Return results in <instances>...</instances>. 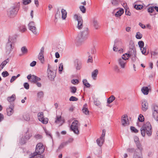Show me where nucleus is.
<instances>
[{"mask_svg":"<svg viewBox=\"0 0 158 158\" xmlns=\"http://www.w3.org/2000/svg\"><path fill=\"white\" fill-rule=\"evenodd\" d=\"M9 59L7 58L6 60L3 61L0 65V66L2 67L1 68H3L4 66L9 62Z\"/></svg>","mask_w":158,"mask_h":158,"instance_id":"35","label":"nucleus"},{"mask_svg":"<svg viewBox=\"0 0 158 158\" xmlns=\"http://www.w3.org/2000/svg\"><path fill=\"white\" fill-rule=\"evenodd\" d=\"M63 70V64L62 63H60L59 65V70L60 72V73H61V72Z\"/></svg>","mask_w":158,"mask_h":158,"instance_id":"57","label":"nucleus"},{"mask_svg":"<svg viewBox=\"0 0 158 158\" xmlns=\"http://www.w3.org/2000/svg\"><path fill=\"white\" fill-rule=\"evenodd\" d=\"M29 29L31 31L32 33L35 35H37L38 32L36 27L30 28Z\"/></svg>","mask_w":158,"mask_h":158,"instance_id":"34","label":"nucleus"},{"mask_svg":"<svg viewBox=\"0 0 158 158\" xmlns=\"http://www.w3.org/2000/svg\"><path fill=\"white\" fill-rule=\"evenodd\" d=\"M72 83L74 84H77L79 83V81L77 79H73L71 81Z\"/></svg>","mask_w":158,"mask_h":158,"instance_id":"61","label":"nucleus"},{"mask_svg":"<svg viewBox=\"0 0 158 158\" xmlns=\"http://www.w3.org/2000/svg\"><path fill=\"white\" fill-rule=\"evenodd\" d=\"M31 157V158H43V156L41 154H38L34 152L32 154Z\"/></svg>","mask_w":158,"mask_h":158,"instance_id":"20","label":"nucleus"},{"mask_svg":"<svg viewBox=\"0 0 158 158\" xmlns=\"http://www.w3.org/2000/svg\"><path fill=\"white\" fill-rule=\"evenodd\" d=\"M87 104H85L83 106L82 109L83 112L86 115H88L89 114V111L88 109L87 108Z\"/></svg>","mask_w":158,"mask_h":158,"instance_id":"23","label":"nucleus"},{"mask_svg":"<svg viewBox=\"0 0 158 158\" xmlns=\"http://www.w3.org/2000/svg\"><path fill=\"white\" fill-rule=\"evenodd\" d=\"M117 61L118 65L121 68L124 69L125 68L127 64V61L123 58L120 59L119 58L118 59Z\"/></svg>","mask_w":158,"mask_h":158,"instance_id":"11","label":"nucleus"},{"mask_svg":"<svg viewBox=\"0 0 158 158\" xmlns=\"http://www.w3.org/2000/svg\"><path fill=\"white\" fill-rule=\"evenodd\" d=\"M138 120L139 122H142L144 121V118L143 116L141 114H140L138 118Z\"/></svg>","mask_w":158,"mask_h":158,"instance_id":"48","label":"nucleus"},{"mask_svg":"<svg viewBox=\"0 0 158 158\" xmlns=\"http://www.w3.org/2000/svg\"><path fill=\"white\" fill-rule=\"evenodd\" d=\"M19 31L21 32H24L27 31V29L25 25H21L19 27Z\"/></svg>","mask_w":158,"mask_h":158,"instance_id":"26","label":"nucleus"},{"mask_svg":"<svg viewBox=\"0 0 158 158\" xmlns=\"http://www.w3.org/2000/svg\"><path fill=\"white\" fill-rule=\"evenodd\" d=\"M19 10V6L17 5L11 7L9 9L8 15L10 18L15 17L17 15Z\"/></svg>","mask_w":158,"mask_h":158,"instance_id":"6","label":"nucleus"},{"mask_svg":"<svg viewBox=\"0 0 158 158\" xmlns=\"http://www.w3.org/2000/svg\"><path fill=\"white\" fill-rule=\"evenodd\" d=\"M122 44V43L120 40H115L114 42V45L113 49L114 51H118V48L117 46L121 45Z\"/></svg>","mask_w":158,"mask_h":158,"instance_id":"13","label":"nucleus"},{"mask_svg":"<svg viewBox=\"0 0 158 158\" xmlns=\"http://www.w3.org/2000/svg\"><path fill=\"white\" fill-rule=\"evenodd\" d=\"M135 37L137 39H141L142 37V35L139 32H137L136 33Z\"/></svg>","mask_w":158,"mask_h":158,"instance_id":"40","label":"nucleus"},{"mask_svg":"<svg viewBox=\"0 0 158 158\" xmlns=\"http://www.w3.org/2000/svg\"><path fill=\"white\" fill-rule=\"evenodd\" d=\"M31 136V135L29 133L28 130L25 134L24 135L23 138L21 139L20 143L21 144H24L26 143L27 141L29 139Z\"/></svg>","mask_w":158,"mask_h":158,"instance_id":"10","label":"nucleus"},{"mask_svg":"<svg viewBox=\"0 0 158 158\" xmlns=\"http://www.w3.org/2000/svg\"><path fill=\"white\" fill-rule=\"evenodd\" d=\"M148 109V103L147 102L143 100L142 103V109L144 111H145Z\"/></svg>","mask_w":158,"mask_h":158,"instance_id":"16","label":"nucleus"},{"mask_svg":"<svg viewBox=\"0 0 158 158\" xmlns=\"http://www.w3.org/2000/svg\"><path fill=\"white\" fill-rule=\"evenodd\" d=\"M114 69L115 71L117 73L120 72V69L117 65H115L114 67Z\"/></svg>","mask_w":158,"mask_h":158,"instance_id":"60","label":"nucleus"},{"mask_svg":"<svg viewBox=\"0 0 158 158\" xmlns=\"http://www.w3.org/2000/svg\"><path fill=\"white\" fill-rule=\"evenodd\" d=\"M98 73V70L97 69L94 70L92 73V77L93 80H95Z\"/></svg>","mask_w":158,"mask_h":158,"instance_id":"22","label":"nucleus"},{"mask_svg":"<svg viewBox=\"0 0 158 158\" xmlns=\"http://www.w3.org/2000/svg\"><path fill=\"white\" fill-rule=\"evenodd\" d=\"M73 18L76 20H82L81 15L79 14H75L74 15Z\"/></svg>","mask_w":158,"mask_h":158,"instance_id":"32","label":"nucleus"},{"mask_svg":"<svg viewBox=\"0 0 158 158\" xmlns=\"http://www.w3.org/2000/svg\"><path fill=\"white\" fill-rule=\"evenodd\" d=\"M37 115L39 120L43 124H47L48 123V118L44 117V114L42 112L38 113Z\"/></svg>","mask_w":158,"mask_h":158,"instance_id":"9","label":"nucleus"},{"mask_svg":"<svg viewBox=\"0 0 158 158\" xmlns=\"http://www.w3.org/2000/svg\"><path fill=\"white\" fill-rule=\"evenodd\" d=\"M94 103L95 105L97 106H99L100 104L99 101L97 100H94Z\"/></svg>","mask_w":158,"mask_h":158,"instance_id":"64","label":"nucleus"},{"mask_svg":"<svg viewBox=\"0 0 158 158\" xmlns=\"http://www.w3.org/2000/svg\"><path fill=\"white\" fill-rule=\"evenodd\" d=\"M141 91L144 95H147L149 93V89L148 87H143L141 89Z\"/></svg>","mask_w":158,"mask_h":158,"instance_id":"21","label":"nucleus"},{"mask_svg":"<svg viewBox=\"0 0 158 158\" xmlns=\"http://www.w3.org/2000/svg\"><path fill=\"white\" fill-rule=\"evenodd\" d=\"M23 118L25 120L29 121L30 119L29 115L28 114H25L23 115Z\"/></svg>","mask_w":158,"mask_h":158,"instance_id":"33","label":"nucleus"},{"mask_svg":"<svg viewBox=\"0 0 158 158\" xmlns=\"http://www.w3.org/2000/svg\"><path fill=\"white\" fill-rule=\"evenodd\" d=\"M44 148L43 144L39 143L36 145L35 153L41 154L44 152Z\"/></svg>","mask_w":158,"mask_h":158,"instance_id":"8","label":"nucleus"},{"mask_svg":"<svg viewBox=\"0 0 158 158\" xmlns=\"http://www.w3.org/2000/svg\"><path fill=\"white\" fill-rule=\"evenodd\" d=\"M137 148L135 149L133 158H142L143 148L140 143L136 144Z\"/></svg>","mask_w":158,"mask_h":158,"instance_id":"3","label":"nucleus"},{"mask_svg":"<svg viewBox=\"0 0 158 158\" xmlns=\"http://www.w3.org/2000/svg\"><path fill=\"white\" fill-rule=\"evenodd\" d=\"M105 141V139L103 138H101V137L99 138L97 140V142L98 144L101 147L104 143Z\"/></svg>","mask_w":158,"mask_h":158,"instance_id":"17","label":"nucleus"},{"mask_svg":"<svg viewBox=\"0 0 158 158\" xmlns=\"http://www.w3.org/2000/svg\"><path fill=\"white\" fill-rule=\"evenodd\" d=\"M89 33L88 28H85L78 34L77 37L78 40L80 41H83L86 40L89 36Z\"/></svg>","mask_w":158,"mask_h":158,"instance_id":"5","label":"nucleus"},{"mask_svg":"<svg viewBox=\"0 0 158 158\" xmlns=\"http://www.w3.org/2000/svg\"><path fill=\"white\" fill-rule=\"evenodd\" d=\"M135 149L133 148H129L127 149V152L130 153H135Z\"/></svg>","mask_w":158,"mask_h":158,"instance_id":"50","label":"nucleus"},{"mask_svg":"<svg viewBox=\"0 0 158 158\" xmlns=\"http://www.w3.org/2000/svg\"><path fill=\"white\" fill-rule=\"evenodd\" d=\"M48 77L49 78H53L55 77V74L54 72L51 70L50 66L48 65Z\"/></svg>","mask_w":158,"mask_h":158,"instance_id":"15","label":"nucleus"},{"mask_svg":"<svg viewBox=\"0 0 158 158\" xmlns=\"http://www.w3.org/2000/svg\"><path fill=\"white\" fill-rule=\"evenodd\" d=\"M68 144V142H64L61 143L59 147L60 149H61L64 147V146Z\"/></svg>","mask_w":158,"mask_h":158,"instance_id":"54","label":"nucleus"},{"mask_svg":"<svg viewBox=\"0 0 158 158\" xmlns=\"http://www.w3.org/2000/svg\"><path fill=\"white\" fill-rule=\"evenodd\" d=\"M115 99V97L113 95H111L108 99L107 102L108 104H110Z\"/></svg>","mask_w":158,"mask_h":158,"instance_id":"31","label":"nucleus"},{"mask_svg":"<svg viewBox=\"0 0 158 158\" xmlns=\"http://www.w3.org/2000/svg\"><path fill=\"white\" fill-rule=\"evenodd\" d=\"M124 12V10L123 9H120L115 14V16L117 17L121 16Z\"/></svg>","mask_w":158,"mask_h":158,"instance_id":"24","label":"nucleus"},{"mask_svg":"<svg viewBox=\"0 0 158 158\" xmlns=\"http://www.w3.org/2000/svg\"><path fill=\"white\" fill-rule=\"evenodd\" d=\"M153 116L155 119L158 120V111L152 112Z\"/></svg>","mask_w":158,"mask_h":158,"instance_id":"38","label":"nucleus"},{"mask_svg":"<svg viewBox=\"0 0 158 158\" xmlns=\"http://www.w3.org/2000/svg\"><path fill=\"white\" fill-rule=\"evenodd\" d=\"M38 58L40 60V61L42 63H43L44 62V55L43 54L39 53L38 56Z\"/></svg>","mask_w":158,"mask_h":158,"instance_id":"28","label":"nucleus"},{"mask_svg":"<svg viewBox=\"0 0 158 158\" xmlns=\"http://www.w3.org/2000/svg\"><path fill=\"white\" fill-rule=\"evenodd\" d=\"M15 39L14 36H10L9 37L8 42L6 46V52L8 54L11 52L14 48Z\"/></svg>","mask_w":158,"mask_h":158,"instance_id":"2","label":"nucleus"},{"mask_svg":"<svg viewBox=\"0 0 158 158\" xmlns=\"http://www.w3.org/2000/svg\"><path fill=\"white\" fill-rule=\"evenodd\" d=\"M106 131L105 130H103L102 131V133L101 136V138H103L105 139V135Z\"/></svg>","mask_w":158,"mask_h":158,"instance_id":"63","label":"nucleus"},{"mask_svg":"<svg viewBox=\"0 0 158 158\" xmlns=\"http://www.w3.org/2000/svg\"><path fill=\"white\" fill-rule=\"evenodd\" d=\"M138 44L140 48V50H142V49L144 46V43L142 41H139L138 43Z\"/></svg>","mask_w":158,"mask_h":158,"instance_id":"39","label":"nucleus"},{"mask_svg":"<svg viewBox=\"0 0 158 158\" xmlns=\"http://www.w3.org/2000/svg\"><path fill=\"white\" fill-rule=\"evenodd\" d=\"M136 55V52L135 49L134 47H133L132 48H130L129 49L128 53H126L123 54L120 58H123V59L127 61V60L131 56H132L133 57H135Z\"/></svg>","mask_w":158,"mask_h":158,"instance_id":"4","label":"nucleus"},{"mask_svg":"<svg viewBox=\"0 0 158 158\" xmlns=\"http://www.w3.org/2000/svg\"><path fill=\"white\" fill-rule=\"evenodd\" d=\"M94 26L96 29H98L99 28V26L97 23L96 20H94Z\"/></svg>","mask_w":158,"mask_h":158,"instance_id":"42","label":"nucleus"},{"mask_svg":"<svg viewBox=\"0 0 158 158\" xmlns=\"http://www.w3.org/2000/svg\"><path fill=\"white\" fill-rule=\"evenodd\" d=\"M152 112L158 111V107L156 105H153L152 107Z\"/></svg>","mask_w":158,"mask_h":158,"instance_id":"45","label":"nucleus"},{"mask_svg":"<svg viewBox=\"0 0 158 158\" xmlns=\"http://www.w3.org/2000/svg\"><path fill=\"white\" fill-rule=\"evenodd\" d=\"M152 127L151 125L149 122H147L140 128L141 134L144 137L146 134L148 136L151 135L152 132Z\"/></svg>","mask_w":158,"mask_h":158,"instance_id":"1","label":"nucleus"},{"mask_svg":"<svg viewBox=\"0 0 158 158\" xmlns=\"http://www.w3.org/2000/svg\"><path fill=\"white\" fill-rule=\"evenodd\" d=\"M71 92L72 93H75L77 91V88L75 87H71L70 88Z\"/></svg>","mask_w":158,"mask_h":158,"instance_id":"46","label":"nucleus"},{"mask_svg":"<svg viewBox=\"0 0 158 158\" xmlns=\"http://www.w3.org/2000/svg\"><path fill=\"white\" fill-rule=\"evenodd\" d=\"M120 0H112L111 3L114 6H117Z\"/></svg>","mask_w":158,"mask_h":158,"instance_id":"43","label":"nucleus"},{"mask_svg":"<svg viewBox=\"0 0 158 158\" xmlns=\"http://www.w3.org/2000/svg\"><path fill=\"white\" fill-rule=\"evenodd\" d=\"M78 99L76 97L72 96L70 98L69 100L71 101H77Z\"/></svg>","mask_w":158,"mask_h":158,"instance_id":"52","label":"nucleus"},{"mask_svg":"<svg viewBox=\"0 0 158 158\" xmlns=\"http://www.w3.org/2000/svg\"><path fill=\"white\" fill-rule=\"evenodd\" d=\"M74 66L77 70H80L82 67V63L78 60L74 61Z\"/></svg>","mask_w":158,"mask_h":158,"instance_id":"14","label":"nucleus"},{"mask_svg":"<svg viewBox=\"0 0 158 158\" xmlns=\"http://www.w3.org/2000/svg\"><path fill=\"white\" fill-rule=\"evenodd\" d=\"M23 4L24 5H26L29 4L31 2V0H23Z\"/></svg>","mask_w":158,"mask_h":158,"instance_id":"55","label":"nucleus"},{"mask_svg":"<svg viewBox=\"0 0 158 158\" xmlns=\"http://www.w3.org/2000/svg\"><path fill=\"white\" fill-rule=\"evenodd\" d=\"M35 27V24L33 21L31 22L28 24V29Z\"/></svg>","mask_w":158,"mask_h":158,"instance_id":"37","label":"nucleus"},{"mask_svg":"<svg viewBox=\"0 0 158 158\" xmlns=\"http://www.w3.org/2000/svg\"><path fill=\"white\" fill-rule=\"evenodd\" d=\"M131 130L132 132L135 133H137L138 132V130L133 127H131Z\"/></svg>","mask_w":158,"mask_h":158,"instance_id":"53","label":"nucleus"},{"mask_svg":"<svg viewBox=\"0 0 158 158\" xmlns=\"http://www.w3.org/2000/svg\"><path fill=\"white\" fill-rule=\"evenodd\" d=\"M143 54L145 55H146L148 54V53L146 52L147 48L146 47H144L142 49V50H141Z\"/></svg>","mask_w":158,"mask_h":158,"instance_id":"49","label":"nucleus"},{"mask_svg":"<svg viewBox=\"0 0 158 158\" xmlns=\"http://www.w3.org/2000/svg\"><path fill=\"white\" fill-rule=\"evenodd\" d=\"M83 84L87 87L89 88L90 87V84L88 82L86 79H84L83 81Z\"/></svg>","mask_w":158,"mask_h":158,"instance_id":"36","label":"nucleus"},{"mask_svg":"<svg viewBox=\"0 0 158 158\" xmlns=\"http://www.w3.org/2000/svg\"><path fill=\"white\" fill-rule=\"evenodd\" d=\"M78 24L77 27L79 29H81L83 27V20H77Z\"/></svg>","mask_w":158,"mask_h":158,"instance_id":"29","label":"nucleus"},{"mask_svg":"<svg viewBox=\"0 0 158 158\" xmlns=\"http://www.w3.org/2000/svg\"><path fill=\"white\" fill-rule=\"evenodd\" d=\"M80 126V124L79 123L77 120H74L72 123L70 127L71 130L76 134H79L78 127Z\"/></svg>","mask_w":158,"mask_h":158,"instance_id":"7","label":"nucleus"},{"mask_svg":"<svg viewBox=\"0 0 158 158\" xmlns=\"http://www.w3.org/2000/svg\"><path fill=\"white\" fill-rule=\"evenodd\" d=\"M7 115L8 116L11 115L14 112L13 107H10L7 108L6 109Z\"/></svg>","mask_w":158,"mask_h":158,"instance_id":"18","label":"nucleus"},{"mask_svg":"<svg viewBox=\"0 0 158 158\" xmlns=\"http://www.w3.org/2000/svg\"><path fill=\"white\" fill-rule=\"evenodd\" d=\"M24 87L26 89H29V85L28 83L26 82L23 85Z\"/></svg>","mask_w":158,"mask_h":158,"instance_id":"62","label":"nucleus"},{"mask_svg":"<svg viewBox=\"0 0 158 158\" xmlns=\"http://www.w3.org/2000/svg\"><path fill=\"white\" fill-rule=\"evenodd\" d=\"M16 99V96L15 94H13L10 97H8L7 99L9 102H12L14 101Z\"/></svg>","mask_w":158,"mask_h":158,"instance_id":"27","label":"nucleus"},{"mask_svg":"<svg viewBox=\"0 0 158 158\" xmlns=\"http://www.w3.org/2000/svg\"><path fill=\"white\" fill-rule=\"evenodd\" d=\"M2 75L3 77H5L8 76L9 74L7 71H6L2 72Z\"/></svg>","mask_w":158,"mask_h":158,"instance_id":"51","label":"nucleus"},{"mask_svg":"<svg viewBox=\"0 0 158 158\" xmlns=\"http://www.w3.org/2000/svg\"><path fill=\"white\" fill-rule=\"evenodd\" d=\"M21 51L23 55L27 54L28 52V50L25 46H23L21 48Z\"/></svg>","mask_w":158,"mask_h":158,"instance_id":"30","label":"nucleus"},{"mask_svg":"<svg viewBox=\"0 0 158 158\" xmlns=\"http://www.w3.org/2000/svg\"><path fill=\"white\" fill-rule=\"evenodd\" d=\"M125 10L126 14L127 15L130 16L131 15V13L129 10L128 8H125Z\"/></svg>","mask_w":158,"mask_h":158,"instance_id":"59","label":"nucleus"},{"mask_svg":"<svg viewBox=\"0 0 158 158\" xmlns=\"http://www.w3.org/2000/svg\"><path fill=\"white\" fill-rule=\"evenodd\" d=\"M121 123L123 126L124 127L129 125L127 115L125 114L122 116Z\"/></svg>","mask_w":158,"mask_h":158,"instance_id":"12","label":"nucleus"},{"mask_svg":"<svg viewBox=\"0 0 158 158\" xmlns=\"http://www.w3.org/2000/svg\"><path fill=\"white\" fill-rule=\"evenodd\" d=\"M44 96V92L42 91H40L37 93V97L40 98H42Z\"/></svg>","mask_w":158,"mask_h":158,"instance_id":"41","label":"nucleus"},{"mask_svg":"<svg viewBox=\"0 0 158 158\" xmlns=\"http://www.w3.org/2000/svg\"><path fill=\"white\" fill-rule=\"evenodd\" d=\"M62 14V18L63 19H65L67 17V12L66 10L64 9H62L61 10Z\"/></svg>","mask_w":158,"mask_h":158,"instance_id":"25","label":"nucleus"},{"mask_svg":"<svg viewBox=\"0 0 158 158\" xmlns=\"http://www.w3.org/2000/svg\"><path fill=\"white\" fill-rule=\"evenodd\" d=\"M134 140L135 144L140 143L139 138L137 136H135L134 137Z\"/></svg>","mask_w":158,"mask_h":158,"instance_id":"56","label":"nucleus"},{"mask_svg":"<svg viewBox=\"0 0 158 158\" xmlns=\"http://www.w3.org/2000/svg\"><path fill=\"white\" fill-rule=\"evenodd\" d=\"M154 6L150 7L148 9V11L150 13H152L154 11Z\"/></svg>","mask_w":158,"mask_h":158,"instance_id":"58","label":"nucleus"},{"mask_svg":"<svg viewBox=\"0 0 158 158\" xmlns=\"http://www.w3.org/2000/svg\"><path fill=\"white\" fill-rule=\"evenodd\" d=\"M143 7V6L140 5H135L134 6V8L137 10H141Z\"/></svg>","mask_w":158,"mask_h":158,"instance_id":"47","label":"nucleus"},{"mask_svg":"<svg viewBox=\"0 0 158 158\" xmlns=\"http://www.w3.org/2000/svg\"><path fill=\"white\" fill-rule=\"evenodd\" d=\"M79 8L81 11L83 13L86 12V9L84 6H81L79 7Z\"/></svg>","mask_w":158,"mask_h":158,"instance_id":"44","label":"nucleus"},{"mask_svg":"<svg viewBox=\"0 0 158 158\" xmlns=\"http://www.w3.org/2000/svg\"><path fill=\"white\" fill-rule=\"evenodd\" d=\"M40 80L41 79L40 78L34 75H32L31 81L32 82L35 83L38 81H40Z\"/></svg>","mask_w":158,"mask_h":158,"instance_id":"19","label":"nucleus"}]
</instances>
